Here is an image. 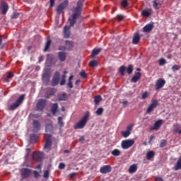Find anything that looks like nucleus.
Segmentation results:
<instances>
[{"label": "nucleus", "instance_id": "nucleus-52", "mask_svg": "<svg viewBox=\"0 0 181 181\" xmlns=\"http://www.w3.org/2000/svg\"><path fill=\"white\" fill-rule=\"evenodd\" d=\"M49 172L48 171V170H46L44 173V175H43V177L45 178H48L49 177Z\"/></svg>", "mask_w": 181, "mask_h": 181}, {"label": "nucleus", "instance_id": "nucleus-23", "mask_svg": "<svg viewBox=\"0 0 181 181\" xmlns=\"http://www.w3.org/2000/svg\"><path fill=\"white\" fill-rule=\"evenodd\" d=\"M14 77V74L11 71H8L6 74V77L4 78V83H9V79H11Z\"/></svg>", "mask_w": 181, "mask_h": 181}, {"label": "nucleus", "instance_id": "nucleus-59", "mask_svg": "<svg viewBox=\"0 0 181 181\" xmlns=\"http://www.w3.org/2000/svg\"><path fill=\"white\" fill-rule=\"evenodd\" d=\"M65 83H66V79L62 78V80L60 81V86L65 85Z\"/></svg>", "mask_w": 181, "mask_h": 181}, {"label": "nucleus", "instance_id": "nucleus-15", "mask_svg": "<svg viewBox=\"0 0 181 181\" xmlns=\"http://www.w3.org/2000/svg\"><path fill=\"white\" fill-rule=\"evenodd\" d=\"M154 23H148L147 25H146L144 28H143V32L144 33H151L153 28H154Z\"/></svg>", "mask_w": 181, "mask_h": 181}, {"label": "nucleus", "instance_id": "nucleus-22", "mask_svg": "<svg viewBox=\"0 0 181 181\" xmlns=\"http://www.w3.org/2000/svg\"><path fill=\"white\" fill-rule=\"evenodd\" d=\"M65 47L67 51H71L74 48V42L73 41L66 40L65 41Z\"/></svg>", "mask_w": 181, "mask_h": 181}, {"label": "nucleus", "instance_id": "nucleus-47", "mask_svg": "<svg viewBox=\"0 0 181 181\" xmlns=\"http://www.w3.org/2000/svg\"><path fill=\"white\" fill-rule=\"evenodd\" d=\"M117 18L118 19V21H119V22H121V21H122L124 20V15H122V14H118V15L117 16Z\"/></svg>", "mask_w": 181, "mask_h": 181}, {"label": "nucleus", "instance_id": "nucleus-31", "mask_svg": "<svg viewBox=\"0 0 181 181\" xmlns=\"http://www.w3.org/2000/svg\"><path fill=\"white\" fill-rule=\"evenodd\" d=\"M137 169H138V167L136 164H133L129 167V173H134L136 172Z\"/></svg>", "mask_w": 181, "mask_h": 181}, {"label": "nucleus", "instance_id": "nucleus-21", "mask_svg": "<svg viewBox=\"0 0 181 181\" xmlns=\"http://www.w3.org/2000/svg\"><path fill=\"white\" fill-rule=\"evenodd\" d=\"M33 126L34 127L33 132L37 133L40 128V123L37 120H33Z\"/></svg>", "mask_w": 181, "mask_h": 181}, {"label": "nucleus", "instance_id": "nucleus-64", "mask_svg": "<svg viewBox=\"0 0 181 181\" xmlns=\"http://www.w3.org/2000/svg\"><path fill=\"white\" fill-rule=\"evenodd\" d=\"M73 78H74V76L72 74H71V76L69 78V81H71Z\"/></svg>", "mask_w": 181, "mask_h": 181}, {"label": "nucleus", "instance_id": "nucleus-17", "mask_svg": "<svg viewBox=\"0 0 181 181\" xmlns=\"http://www.w3.org/2000/svg\"><path fill=\"white\" fill-rule=\"evenodd\" d=\"M42 157V153L40 152L35 151L33 153V159L37 162H41Z\"/></svg>", "mask_w": 181, "mask_h": 181}, {"label": "nucleus", "instance_id": "nucleus-37", "mask_svg": "<svg viewBox=\"0 0 181 181\" xmlns=\"http://www.w3.org/2000/svg\"><path fill=\"white\" fill-rule=\"evenodd\" d=\"M101 52V49H95L92 52V57L95 58Z\"/></svg>", "mask_w": 181, "mask_h": 181}, {"label": "nucleus", "instance_id": "nucleus-50", "mask_svg": "<svg viewBox=\"0 0 181 181\" xmlns=\"http://www.w3.org/2000/svg\"><path fill=\"white\" fill-rule=\"evenodd\" d=\"M148 93L147 91L144 92L141 95V99L145 100L148 98Z\"/></svg>", "mask_w": 181, "mask_h": 181}, {"label": "nucleus", "instance_id": "nucleus-54", "mask_svg": "<svg viewBox=\"0 0 181 181\" xmlns=\"http://www.w3.org/2000/svg\"><path fill=\"white\" fill-rule=\"evenodd\" d=\"M64 168H65V164L64 163H60L59 164V168L60 170H63V169H64Z\"/></svg>", "mask_w": 181, "mask_h": 181}, {"label": "nucleus", "instance_id": "nucleus-41", "mask_svg": "<svg viewBox=\"0 0 181 181\" xmlns=\"http://www.w3.org/2000/svg\"><path fill=\"white\" fill-rule=\"evenodd\" d=\"M167 144H168V141L166 139H162L160 143V147L164 148L167 146Z\"/></svg>", "mask_w": 181, "mask_h": 181}, {"label": "nucleus", "instance_id": "nucleus-16", "mask_svg": "<svg viewBox=\"0 0 181 181\" xmlns=\"http://www.w3.org/2000/svg\"><path fill=\"white\" fill-rule=\"evenodd\" d=\"M8 9V4L5 1H1V6H0V11L1 12V14L6 15Z\"/></svg>", "mask_w": 181, "mask_h": 181}, {"label": "nucleus", "instance_id": "nucleus-5", "mask_svg": "<svg viewBox=\"0 0 181 181\" xmlns=\"http://www.w3.org/2000/svg\"><path fill=\"white\" fill-rule=\"evenodd\" d=\"M25 99V95L22 94L15 103L11 104L9 107V110L13 111L16 109H17L20 105L23 103V100Z\"/></svg>", "mask_w": 181, "mask_h": 181}, {"label": "nucleus", "instance_id": "nucleus-25", "mask_svg": "<svg viewBox=\"0 0 181 181\" xmlns=\"http://www.w3.org/2000/svg\"><path fill=\"white\" fill-rule=\"evenodd\" d=\"M59 108V105L57 103H54L52 104L51 107V112L52 113L53 115H55L57 112Z\"/></svg>", "mask_w": 181, "mask_h": 181}, {"label": "nucleus", "instance_id": "nucleus-45", "mask_svg": "<svg viewBox=\"0 0 181 181\" xmlns=\"http://www.w3.org/2000/svg\"><path fill=\"white\" fill-rule=\"evenodd\" d=\"M180 69H181V66L177 65V64L173 66V68H172L173 71H179Z\"/></svg>", "mask_w": 181, "mask_h": 181}, {"label": "nucleus", "instance_id": "nucleus-42", "mask_svg": "<svg viewBox=\"0 0 181 181\" xmlns=\"http://www.w3.org/2000/svg\"><path fill=\"white\" fill-rule=\"evenodd\" d=\"M131 134V132L129 131H122V135L124 138H127L129 136V135Z\"/></svg>", "mask_w": 181, "mask_h": 181}, {"label": "nucleus", "instance_id": "nucleus-9", "mask_svg": "<svg viewBox=\"0 0 181 181\" xmlns=\"http://www.w3.org/2000/svg\"><path fill=\"white\" fill-rule=\"evenodd\" d=\"M60 80V73L59 71H56L54 75L53 76L51 86L52 87H55L59 84Z\"/></svg>", "mask_w": 181, "mask_h": 181}, {"label": "nucleus", "instance_id": "nucleus-33", "mask_svg": "<svg viewBox=\"0 0 181 181\" xmlns=\"http://www.w3.org/2000/svg\"><path fill=\"white\" fill-rule=\"evenodd\" d=\"M180 126L178 123L174 124L173 129V133L177 134L180 131Z\"/></svg>", "mask_w": 181, "mask_h": 181}, {"label": "nucleus", "instance_id": "nucleus-26", "mask_svg": "<svg viewBox=\"0 0 181 181\" xmlns=\"http://www.w3.org/2000/svg\"><path fill=\"white\" fill-rule=\"evenodd\" d=\"M59 59L61 62H64L66 61V56L65 52H59L58 53Z\"/></svg>", "mask_w": 181, "mask_h": 181}, {"label": "nucleus", "instance_id": "nucleus-30", "mask_svg": "<svg viewBox=\"0 0 181 181\" xmlns=\"http://www.w3.org/2000/svg\"><path fill=\"white\" fill-rule=\"evenodd\" d=\"M155 156V152L153 151H149L148 152H147L146 154V158L148 160H151L152 158H153Z\"/></svg>", "mask_w": 181, "mask_h": 181}, {"label": "nucleus", "instance_id": "nucleus-8", "mask_svg": "<svg viewBox=\"0 0 181 181\" xmlns=\"http://www.w3.org/2000/svg\"><path fill=\"white\" fill-rule=\"evenodd\" d=\"M158 105V101L157 100H152L151 104L149 105L146 110V113L150 115Z\"/></svg>", "mask_w": 181, "mask_h": 181}, {"label": "nucleus", "instance_id": "nucleus-3", "mask_svg": "<svg viewBox=\"0 0 181 181\" xmlns=\"http://www.w3.org/2000/svg\"><path fill=\"white\" fill-rule=\"evenodd\" d=\"M126 71L129 75L132 74V72L134 71V66L132 64H129L128 67H126L125 66H121L119 69L120 75L122 76H124Z\"/></svg>", "mask_w": 181, "mask_h": 181}, {"label": "nucleus", "instance_id": "nucleus-53", "mask_svg": "<svg viewBox=\"0 0 181 181\" xmlns=\"http://www.w3.org/2000/svg\"><path fill=\"white\" fill-rule=\"evenodd\" d=\"M133 129V125L132 124H129L127 126V131L129 132H131V131Z\"/></svg>", "mask_w": 181, "mask_h": 181}, {"label": "nucleus", "instance_id": "nucleus-58", "mask_svg": "<svg viewBox=\"0 0 181 181\" xmlns=\"http://www.w3.org/2000/svg\"><path fill=\"white\" fill-rule=\"evenodd\" d=\"M67 73H68L67 71H64V74L62 76V79H66Z\"/></svg>", "mask_w": 181, "mask_h": 181}, {"label": "nucleus", "instance_id": "nucleus-7", "mask_svg": "<svg viewBox=\"0 0 181 181\" xmlns=\"http://www.w3.org/2000/svg\"><path fill=\"white\" fill-rule=\"evenodd\" d=\"M52 134H45V138L46 139L45 144L44 145V149L46 150H50L52 145V141L51 139Z\"/></svg>", "mask_w": 181, "mask_h": 181}, {"label": "nucleus", "instance_id": "nucleus-48", "mask_svg": "<svg viewBox=\"0 0 181 181\" xmlns=\"http://www.w3.org/2000/svg\"><path fill=\"white\" fill-rule=\"evenodd\" d=\"M33 175H34L35 179H38L40 176V174L37 170H33Z\"/></svg>", "mask_w": 181, "mask_h": 181}, {"label": "nucleus", "instance_id": "nucleus-24", "mask_svg": "<svg viewBox=\"0 0 181 181\" xmlns=\"http://www.w3.org/2000/svg\"><path fill=\"white\" fill-rule=\"evenodd\" d=\"M67 99H68V96L66 93H59L57 95V100L59 101H66Z\"/></svg>", "mask_w": 181, "mask_h": 181}, {"label": "nucleus", "instance_id": "nucleus-44", "mask_svg": "<svg viewBox=\"0 0 181 181\" xmlns=\"http://www.w3.org/2000/svg\"><path fill=\"white\" fill-rule=\"evenodd\" d=\"M166 64V59L162 58L159 60V66H163Z\"/></svg>", "mask_w": 181, "mask_h": 181}, {"label": "nucleus", "instance_id": "nucleus-32", "mask_svg": "<svg viewBox=\"0 0 181 181\" xmlns=\"http://www.w3.org/2000/svg\"><path fill=\"white\" fill-rule=\"evenodd\" d=\"M175 171L181 170V156L179 158L176 165L174 167Z\"/></svg>", "mask_w": 181, "mask_h": 181}, {"label": "nucleus", "instance_id": "nucleus-6", "mask_svg": "<svg viewBox=\"0 0 181 181\" xmlns=\"http://www.w3.org/2000/svg\"><path fill=\"white\" fill-rule=\"evenodd\" d=\"M134 139H126L123 140L121 143V147L124 150H127L130 148L134 144Z\"/></svg>", "mask_w": 181, "mask_h": 181}, {"label": "nucleus", "instance_id": "nucleus-36", "mask_svg": "<svg viewBox=\"0 0 181 181\" xmlns=\"http://www.w3.org/2000/svg\"><path fill=\"white\" fill-rule=\"evenodd\" d=\"M111 153L112 156L117 157L120 156L121 151L119 149L115 148L111 152Z\"/></svg>", "mask_w": 181, "mask_h": 181}, {"label": "nucleus", "instance_id": "nucleus-57", "mask_svg": "<svg viewBox=\"0 0 181 181\" xmlns=\"http://www.w3.org/2000/svg\"><path fill=\"white\" fill-rule=\"evenodd\" d=\"M26 155H25V158H28L29 156V154L30 153V148H26Z\"/></svg>", "mask_w": 181, "mask_h": 181}, {"label": "nucleus", "instance_id": "nucleus-12", "mask_svg": "<svg viewBox=\"0 0 181 181\" xmlns=\"http://www.w3.org/2000/svg\"><path fill=\"white\" fill-rule=\"evenodd\" d=\"M56 92H57V89L56 88H49L46 90L45 98L46 99H49L52 96H54V94L56 93Z\"/></svg>", "mask_w": 181, "mask_h": 181}, {"label": "nucleus", "instance_id": "nucleus-61", "mask_svg": "<svg viewBox=\"0 0 181 181\" xmlns=\"http://www.w3.org/2000/svg\"><path fill=\"white\" fill-rule=\"evenodd\" d=\"M35 169L40 170V173H41V165L39 164L35 167Z\"/></svg>", "mask_w": 181, "mask_h": 181}, {"label": "nucleus", "instance_id": "nucleus-18", "mask_svg": "<svg viewBox=\"0 0 181 181\" xmlns=\"http://www.w3.org/2000/svg\"><path fill=\"white\" fill-rule=\"evenodd\" d=\"M71 27V24H70V26H67V25L64 26V31H63L64 38L65 39L69 38L71 35V32H70Z\"/></svg>", "mask_w": 181, "mask_h": 181}, {"label": "nucleus", "instance_id": "nucleus-43", "mask_svg": "<svg viewBox=\"0 0 181 181\" xmlns=\"http://www.w3.org/2000/svg\"><path fill=\"white\" fill-rule=\"evenodd\" d=\"M51 40H48L46 45H45V49H44V52H47L49 47H50V45H51Z\"/></svg>", "mask_w": 181, "mask_h": 181}, {"label": "nucleus", "instance_id": "nucleus-39", "mask_svg": "<svg viewBox=\"0 0 181 181\" xmlns=\"http://www.w3.org/2000/svg\"><path fill=\"white\" fill-rule=\"evenodd\" d=\"M89 66L90 67H97L98 66V62L96 60H91L90 62H89Z\"/></svg>", "mask_w": 181, "mask_h": 181}, {"label": "nucleus", "instance_id": "nucleus-63", "mask_svg": "<svg viewBox=\"0 0 181 181\" xmlns=\"http://www.w3.org/2000/svg\"><path fill=\"white\" fill-rule=\"evenodd\" d=\"M155 181H163V178L160 177H156Z\"/></svg>", "mask_w": 181, "mask_h": 181}, {"label": "nucleus", "instance_id": "nucleus-60", "mask_svg": "<svg viewBox=\"0 0 181 181\" xmlns=\"http://www.w3.org/2000/svg\"><path fill=\"white\" fill-rule=\"evenodd\" d=\"M85 141V137L83 136H81L79 139V141L83 144Z\"/></svg>", "mask_w": 181, "mask_h": 181}, {"label": "nucleus", "instance_id": "nucleus-13", "mask_svg": "<svg viewBox=\"0 0 181 181\" xmlns=\"http://www.w3.org/2000/svg\"><path fill=\"white\" fill-rule=\"evenodd\" d=\"M166 81L163 78H158L156 83V90H158L164 87Z\"/></svg>", "mask_w": 181, "mask_h": 181}, {"label": "nucleus", "instance_id": "nucleus-62", "mask_svg": "<svg viewBox=\"0 0 181 181\" xmlns=\"http://www.w3.org/2000/svg\"><path fill=\"white\" fill-rule=\"evenodd\" d=\"M54 6V0H50V7H53Z\"/></svg>", "mask_w": 181, "mask_h": 181}, {"label": "nucleus", "instance_id": "nucleus-38", "mask_svg": "<svg viewBox=\"0 0 181 181\" xmlns=\"http://www.w3.org/2000/svg\"><path fill=\"white\" fill-rule=\"evenodd\" d=\"M102 101V98L100 95H96L94 98V102L96 105H99V103Z\"/></svg>", "mask_w": 181, "mask_h": 181}, {"label": "nucleus", "instance_id": "nucleus-11", "mask_svg": "<svg viewBox=\"0 0 181 181\" xmlns=\"http://www.w3.org/2000/svg\"><path fill=\"white\" fill-rule=\"evenodd\" d=\"M69 4V1L68 0H64V2L61 3L57 8V12L59 15L61 14V13L67 7Z\"/></svg>", "mask_w": 181, "mask_h": 181}, {"label": "nucleus", "instance_id": "nucleus-14", "mask_svg": "<svg viewBox=\"0 0 181 181\" xmlns=\"http://www.w3.org/2000/svg\"><path fill=\"white\" fill-rule=\"evenodd\" d=\"M112 171V166L110 165H105L100 168V172L101 174H107Z\"/></svg>", "mask_w": 181, "mask_h": 181}, {"label": "nucleus", "instance_id": "nucleus-20", "mask_svg": "<svg viewBox=\"0 0 181 181\" xmlns=\"http://www.w3.org/2000/svg\"><path fill=\"white\" fill-rule=\"evenodd\" d=\"M141 72H135V75H134L131 79V83H136L141 79Z\"/></svg>", "mask_w": 181, "mask_h": 181}, {"label": "nucleus", "instance_id": "nucleus-40", "mask_svg": "<svg viewBox=\"0 0 181 181\" xmlns=\"http://www.w3.org/2000/svg\"><path fill=\"white\" fill-rule=\"evenodd\" d=\"M103 112H104V109H103L102 107H98V110H97L96 112H95V114H96L98 116H100V115H103Z\"/></svg>", "mask_w": 181, "mask_h": 181}, {"label": "nucleus", "instance_id": "nucleus-51", "mask_svg": "<svg viewBox=\"0 0 181 181\" xmlns=\"http://www.w3.org/2000/svg\"><path fill=\"white\" fill-rule=\"evenodd\" d=\"M80 75L83 78H87V75H86V73L85 72V71H81Z\"/></svg>", "mask_w": 181, "mask_h": 181}, {"label": "nucleus", "instance_id": "nucleus-56", "mask_svg": "<svg viewBox=\"0 0 181 181\" xmlns=\"http://www.w3.org/2000/svg\"><path fill=\"white\" fill-rule=\"evenodd\" d=\"M66 46L61 45V46H59V51H66Z\"/></svg>", "mask_w": 181, "mask_h": 181}, {"label": "nucleus", "instance_id": "nucleus-34", "mask_svg": "<svg viewBox=\"0 0 181 181\" xmlns=\"http://www.w3.org/2000/svg\"><path fill=\"white\" fill-rule=\"evenodd\" d=\"M151 10H150V11H148V10H144V11H142V12H141V16H143V17H149V16H151Z\"/></svg>", "mask_w": 181, "mask_h": 181}, {"label": "nucleus", "instance_id": "nucleus-10", "mask_svg": "<svg viewBox=\"0 0 181 181\" xmlns=\"http://www.w3.org/2000/svg\"><path fill=\"white\" fill-rule=\"evenodd\" d=\"M47 100L45 99L41 98L37 103L36 108L38 111H42L46 106Z\"/></svg>", "mask_w": 181, "mask_h": 181}, {"label": "nucleus", "instance_id": "nucleus-29", "mask_svg": "<svg viewBox=\"0 0 181 181\" xmlns=\"http://www.w3.org/2000/svg\"><path fill=\"white\" fill-rule=\"evenodd\" d=\"M53 131V125L52 124H47L45 127L46 133L52 134Z\"/></svg>", "mask_w": 181, "mask_h": 181}, {"label": "nucleus", "instance_id": "nucleus-46", "mask_svg": "<svg viewBox=\"0 0 181 181\" xmlns=\"http://www.w3.org/2000/svg\"><path fill=\"white\" fill-rule=\"evenodd\" d=\"M58 124L60 126V127H62L64 126V122L62 121V117H58Z\"/></svg>", "mask_w": 181, "mask_h": 181}, {"label": "nucleus", "instance_id": "nucleus-1", "mask_svg": "<svg viewBox=\"0 0 181 181\" xmlns=\"http://www.w3.org/2000/svg\"><path fill=\"white\" fill-rule=\"evenodd\" d=\"M83 3L81 1L77 2L76 7L74 9V13L72 15V18H69L70 25L74 27L76 23L77 18L81 16V12L83 8Z\"/></svg>", "mask_w": 181, "mask_h": 181}, {"label": "nucleus", "instance_id": "nucleus-4", "mask_svg": "<svg viewBox=\"0 0 181 181\" xmlns=\"http://www.w3.org/2000/svg\"><path fill=\"white\" fill-rule=\"evenodd\" d=\"M21 180L28 179L32 173V170L28 168H23L20 170Z\"/></svg>", "mask_w": 181, "mask_h": 181}, {"label": "nucleus", "instance_id": "nucleus-55", "mask_svg": "<svg viewBox=\"0 0 181 181\" xmlns=\"http://www.w3.org/2000/svg\"><path fill=\"white\" fill-rule=\"evenodd\" d=\"M67 86L70 88V89H71V88H73V87H74V86H73V83H72V81H68V83H67Z\"/></svg>", "mask_w": 181, "mask_h": 181}, {"label": "nucleus", "instance_id": "nucleus-49", "mask_svg": "<svg viewBox=\"0 0 181 181\" xmlns=\"http://www.w3.org/2000/svg\"><path fill=\"white\" fill-rule=\"evenodd\" d=\"M18 16H19L18 13H13V14L11 16V19H16L18 18Z\"/></svg>", "mask_w": 181, "mask_h": 181}, {"label": "nucleus", "instance_id": "nucleus-27", "mask_svg": "<svg viewBox=\"0 0 181 181\" xmlns=\"http://www.w3.org/2000/svg\"><path fill=\"white\" fill-rule=\"evenodd\" d=\"M141 37L139 33H135L134 35L132 43L133 45H138L139 43Z\"/></svg>", "mask_w": 181, "mask_h": 181}, {"label": "nucleus", "instance_id": "nucleus-19", "mask_svg": "<svg viewBox=\"0 0 181 181\" xmlns=\"http://www.w3.org/2000/svg\"><path fill=\"white\" fill-rule=\"evenodd\" d=\"M163 124V119L157 120L155 122L154 126L151 128V130L158 131L160 129V127L162 126Z\"/></svg>", "mask_w": 181, "mask_h": 181}, {"label": "nucleus", "instance_id": "nucleus-35", "mask_svg": "<svg viewBox=\"0 0 181 181\" xmlns=\"http://www.w3.org/2000/svg\"><path fill=\"white\" fill-rule=\"evenodd\" d=\"M129 6L128 0H122L121 8H127Z\"/></svg>", "mask_w": 181, "mask_h": 181}, {"label": "nucleus", "instance_id": "nucleus-28", "mask_svg": "<svg viewBox=\"0 0 181 181\" xmlns=\"http://www.w3.org/2000/svg\"><path fill=\"white\" fill-rule=\"evenodd\" d=\"M161 6H162V4H161V3L159 2L158 0H153V8L155 10L160 9Z\"/></svg>", "mask_w": 181, "mask_h": 181}, {"label": "nucleus", "instance_id": "nucleus-2", "mask_svg": "<svg viewBox=\"0 0 181 181\" xmlns=\"http://www.w3.org/2000/svg\"><path fill=\"white\" fill-rule=\"evenodd\" d=\"M89 116L90 112L87 111L86 113L83 115V118L74 125V129L76 130L83 129L88 121Z\"/></svg>", "mask_w": 181, "mask_h": 181}]
</instances>
